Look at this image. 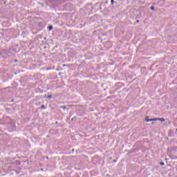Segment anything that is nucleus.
Instances as JSON below:
<instances>
[{"instance_id":"nucleus-1","label":"nucleus","mask_w":177,"mask_h":177,"mask_svg":"<svg viewBox=\"0 0 177 177\" xmlns=\"http://www.w3.org/2000/svg\"><path fill=\"white\" fill-rule=\"evenodd\" d=\"M157 121H161V122H164L165 121V119H164V118H157Z\"/></svg>"},{"instance_id":"nucleus-2","label":"nucleus","mask_w":177,"mask_h":177,"mask_svg":"<svg viewBox=\"0 0 177 177\" xmlns=\"http://www.w3.org/2000/svg\"><path fill=\"white\" fill-rule=\"evenodd\" d=\"M149 121H157V118L149 119Z\"/></svg>"},{"instance_id":"nucleus-3","label":"nucleus","mask_w":177,"mask_h":177,"mask_svg":"<svg viewBox=\"0 0 177 177\" xmlns=\"http://www.w3.org/2000/svg\"><path fill=\"white\" fill-rule=\"evenodd\" d=\"M149 120H150V119H149V116H147V117L145 118V121H146V122H149Z\"/></svg>"},{"instance_id":"nucleus-4","label":"nucleus","mask_w":177,"mask_h":177,"mask_svg":"<svg viewBox=\"0 0 177 177\" xmlns=\"http://www.w3.org/2000/svg\"><path fill=\"white\" fill-rule=\"evenodd\" d=\"M41 108L43 110H45V109H46V107L45 106V105H41Z\"/></svg>"},{"instance_id":"nucleus-5","label":"nucleus","mask_w":177,"mask_h":177,"mask_svg":"<svg viewBox=\"0 0 177 177\" xmlns=\"http://www.w3.org/2000/svg\"><path fill=\"white\" fill-rule=\"evenodd\" d=\"M48 30H53V26H49Z\"/></svg>"},{"instance_id":"nucleus-6","label":"nucleus","mask_w":177,"mask_h":177,"mask_svg":"<svg viewBox=\"0 0 177 177\" xmlns=\"http://www.w3.org/2000/svg\"><path fill=\"white\" fill-rule=\"evenodd\" d=\"M111 4H112V5L114 4V0H111Z\"/></svg>"},{"instance_id":"nucleus-7","label":"nucleus","mask_w":177,"mask_h":177,"mask_svg":"<svg viewBox=\"0 0 177 177\" xmlns=\"http://www.w3.org/2000/svg\"><path fill=\"white\" fill-rule=\"evenodd\" d=\"M160 165H165V163H164L163 162H160Z\"/></svg>"},{"instance_id":"nucleus-8","label":"nucleus","mask_w":177,"mask_h":177,"mask_svg":"<svg viewBox=\"0 0 177 177\" xmlns=\"http://www.w3.org/2000/svg\"><path fill=\"white\" fill-rule=\"evenodd\" d=\"M151 10H154V7H153V6H151Z\"/></svg>"},{"instance_id":"nucleus-9","label":"nucleus","mask_w":177,"mask_h":177,"mask_svg":"<svg viewBox=\"0 0 177 177\" xmlns=\"http://www.w3.org/2000/svg\"><path fill=\"white\" fill-rule=\"evenodd\" d=\"M51 97H52V95H48V99H51Z\"/></svg>"},{"instance_id":"nucleus-10","label":"nucleus","mask_w":177,"mask_h":177,"mask_svg":"<svg viewBox=\"0 0 177 177\" xmlns=\"http://www.w3.org/2000/svg\"><path fill=\"white\" fill-rule=\"evenodd\" d=\"M136 23H139V20H137V21H136Z\"/></svg>"},{"instance_id":"nucleus-11","label":"nucleus","mask_w":177,"mask_h":177,"mask_svg":"<svg viewBox=\"0 0 177 177\" xmlns=\"http://www.w3.org/2000/svg\"><path fill=\"white\" fill-rule=\"evenodd\" d=\"M63 67H66V64H64V65H63Z\"/></svg>"},{"instance_id":"nucleus-12","label":"nucleus","mask_w":177,"mask_h":177,"mask_svg":"<svg viewBox=\"0 0 177 177\" xmlns=\"http://www.w3.org/2000/svg\"><path fill=\"white\" fill-rule=\"evenodd\" d=\"M176 131L177 132V129H176Z\"/></svg>"}]
</instances>
